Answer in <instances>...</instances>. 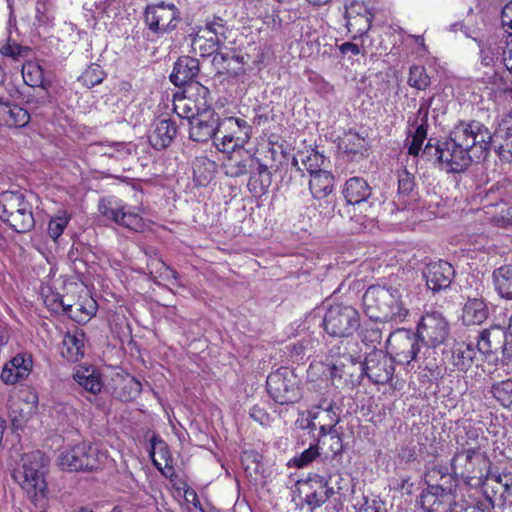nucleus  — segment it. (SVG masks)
<instances>
[{
  "mask_svg": "<svg viewBox=\"0 0 512 512\" xmlns=\"http://www.w3.org/2000/svg\"><path fill=\"white\" fill-rule=\"evenodd\" d=\"M491 147V132L479 121L460 122L449 137L434 148L435 155L450 172H461L473 159L484 158Z\"/></svg>",
  "mask_w": 512,
  "mask_h": 512,
  "instance_id": "1",
  "label": "nucleus"
},
{
  "mask_svg": "<svg viewBox=\"0 0 512 512\" xmlns=\"http://www.w3.org/2000/svg\"><path fill=\"white\" fill-rule=\"evenodd\" d=\"M410 304V294L403 287L373 285L363 295L365 314L377 322H404L409 315Z\"/></svg>",
  "mask_w": 512,
  "mask_h": 512,
  "instance_id": "2",
  "label": "nucleus"
},
{
  "mask_svg": "<svg viewBox=\"0 0 512 512\" xmlns=\"http://www.w3.org/2000/svg\"><path fill=\"white\" fill-rule=\"evenodd\" d=\"M49 458L39 450L25 453L13 469L12 478L35 505H43L48 496Z\"/></svg>",
  "mask_w": 512,
  "mask_h": 512,
  "instance_id": "3",
  "label": "nucleus"
},
{
  "mask_svg": "<svg viewBox=\"0 0 512 512\" xmlns=\"http://www.w3.org/2000/svg\"><path fill=\"white\" fill-rule=\"evenodd\" d=\"M109 461L107 450L91 442L83 441L64 451L58 456V465L70 472H97Z\"/></svg>",
  "mask_w": 512,
  "mask_h": 512,
  "instance_id": "4",
  "label": "nucleus"
},
{
  "mask_svg": "<svg viewBox=\"0 0 512 512\" xmlns=\"http://www.w3.org/2000/svg\"><path fill=\"white\" fill-rule=\"evenodd\" d=\"M192 87L197 89L200 96L197 99L196 113L189 114L190 110L184 115L189 119V136L195 142H207L215 138L218 132H222V121L218 114L209 107L207 98L210 95L208 88L201 84H194ZM183 117V115H180Z\"/></svg>",
  "mask_w": 512,
  "mask_h": 512,
  "instance_id": "5",
  "label": "nucleus"
},
{
  "mask_svg": "<svg viewBox=\"0 0 512 512\" xmlns=\"http://www.w3.org/2000/svg\"><path fill=\"white\" fill-rule=\"evenodd\" d=\"M489 459L480 448H462L451 459V471L471 487H481L489 477Z\"/></svg>",
  "mask_w": 512,
  "mask_h": 512,
  "instance_id": "6",
  "label": "nucleus"
},
{
  "mask_svg": "<svg viewBox=\"0 0 512 512\" xmlns=\"http://www.w3.org/2000/svg\"><path fill=\"white\" fill-rule=\"evenodd\" d=\"M0 219L17 233L29 232L35 226L32 205L19 191L1 193Z\"/></svg>",
  "mask_w": 512,
  "mask_h": 512,
  "instance_id": "7",
  "label": "nucleus"
},
{
  "mask_svg": "<svg viewBox=\"0 0 512 512\" xmlns=\"http://www.w3.org/2000/svg\"><path fill=\"white\" fill-rule=\"evenodd\" d=\"M269 396L280 405L294 404L301 399V391L294 373L280 368L267 377Z\"/></svg>",
  "mask_w": 512,
  "mask_h": 512,
  "instance_id": "8",
  "label": "nucleus"
},
{
  "mask_svg": "<svg viewBox=\"0 0 512 512\" xmlns=\"http://www.w3.org/2000/svg\"><path fill=\"white\" fill-rule=\"evenodd\" d=\"M323 327L331 336L348 337L359 327V313L350 305H332L324 315Z\"/></svg>",
  "mask_w": 512,
  "mask_h": 512,
  "instance_id": "9",
  "label": "nucleus"
},
{
  "mask_svg": "<svg viewBox=\"0 0 512 512\" xmlns=\"http://www.w3.org/2000/svg\"><path fill=\"white\" fill-rule=\"evenodd\" d=\"M181 21L180 11L174 4L164 2L147 5L144 22L156 34H166L175 30Z\"/></svg>",
  "mask_w": 512,
  "mask_h": 512,
  "instance_id": "10",
  "label": "nucleus"
},
{
  "mask_svg": "<svg viewBox=\"0 0 512 512\" xmlns=\"http://www.w3.org/2000/svg\"><path fill=\"white\" fill-rule=\"evenodd\" d=\"M99 213L106 219L135 232H142L145 228L143 218L122 204L116 197L109 196L100 199Z\"/></svg>",
  "mask_w": 512,
  "mask_h": 512,
  "instance_id": "11",
  "label": "nucleus"
},
{
  "mask_svg": "<svg viewBox=\"0 0 512 512\" xmlns=\"http://www.w3.org/2000/svg\"><path fill=\"white\" fill-rule=\"evenodd\" d=\"M423 512H457L456 495L452 486L428 485L419 500Z\"/></svg>",
  "mask_w": 512,
  "mask_h": 512,
  "instance_id": "12",
  "label": "nucleus"
},
{
  "mask_svg": "<svg viewBox=\"0 0 512 512\" xmlns=\"http://www.w3.org/2000/svg\"><path fill=\"white\" fill-rule=\"evenodd\" d=\"M268 153L273 161L272 164L268 165L262 162L259 158L253 155V164L250 172V178L248 187L256 189V183L259 182L261 191L264 192L268 189L272 182V170L277 171L279 165H282L283 160L287 161V153L282 146L274 147L269 146Z\"/></svg>",
  "mask_w": 512,
  "mask_h": 512,
  "instance_id": "13",
  "label": "nucleus"
},
{
  "mask_svg": "<svg viewBox=\"0 0 512 512\" xmlns=\"http://www.w3.org/2000/svg\"><path fill=\"white\" fill-rule=\"evenodd\" d=\"M448 323L438 312L426 313L417 327V337L426 348H436L448 335Z\"/></svg>",
  "mask_w": 512,
  "mask_h": 512,
  "instance_id": "14",
  "label": "nucleus"
},
{
  "mask_svg": "<svg viewBox=\"0 0 512 512\" xmlns=\"http://www.w3.org/2000/svg\"><path fill=\"white\" fill-rule=\"evenodd\" d=\"M507 345L506 331L502 327L493 326L469 339L466 349L472 351L476 347L478 352H509Z\"/></svg>",
  "mask_w": 512,
  "mask_h": 512,
  "instance_id": "15",
  "label": "nucleus"
},
{
  "mask_svg": "<svg viewBox=\"0 0 512 512\" xmlns=\"http://www.w3.org/2000/svg\"><path fill=\"white\" fill-rule=\"evenodd\" d=\"M423 276L428 289L439 292L450 287L455 277V269L449 262L439 260L427 264L423 270Z\"/></svg>",
  "mask_w": 512,
  "mask_h": 512,
  "instance_id": "16",
  "label": "nucleus"
},
{
  "mask_svg": "<svg viewBox=\"0 0 512 512\" xmlns=\"http://www.w3.org/2000/svg\"><path fill=\"white\" fill-rule=\"evenodd\" d=\"M199 73V61L196 58L189 56H182L178 58L174 64L173 71L170 75V80L175 86H184L189 84L190 89L197 91L194 84H200L199 82H193V79Z\"/></svg>",
  "mask_w": 512,
  "mask_h": 512,
  "instance_id": "17",
  "label": "nucleus"
},
{
  "mask_svg": "<svg viewBox=\"0 0 512 512\" xmlns=\"http://www.w3.org/2000/svg\"><path fill=\"white\" fill-rule=\"evenodd\" d=\"M32 354H16L7 362L1 372V380L6 384H15L25 379L32 369Z\"/></svg>",
  "mask_w": 512,
  "mask_h": 512,
  "instance_id": "18",
  "label": "nucleus"
},
{
  "mask_svg": "<svg viewBox=\"0 0 512 512\" xmlns=\"http://www.w3.org/2000/svg\"><path fill=\"white\" fill-rule=\"evenodd\" d=\"M177 134V126L170 119H158L153 124L149 134L150 144L157 150H162L171 145Z\"/></svg>",
  "mask_w": 512,
  "mask_h": 512,
  "instance_id": "19",
  "label": "nucleus"
},
{
  "mask_svg": "<svg viewBox=\"0 0 512 512\" xmlns=\"http://www.w3.org/2000/svg\"><path fill=\"white\" fill-rule=\"evenodd\" d=\"M492 143L503 160L512 161V116L503 119L494 134H491Z\"/></svg>",
  "mask_w": 512,
  "mask_h": 512,
  "instance_id": "20",
  "label": "nucleus"
},
{
  "mask_svg": "<svg viewBox=\"0 0 512 512\" xmlns=\"http://www.w3.org/2000/svg\"><path fill=\"white\" fill-rule=\"evenodd\" d=\"M73 379L84 390L97 394L102 390L103 381L101 374L93 365H78L74 368Z\"/></svg>",
  "mask_w": 512,
  "mask_h": 512,
  "instance_id": "21",
  "label": "nucleus"
},
{
  "mask_svg": "<svg viewBox=\"0 0 512 512\" xmlns=\"http://www.w3.org/2000/svg\"><path fill=\"white\" fill-rule=\"evenodd\" d=\"M371 187L362 177H352L345 183L343 195L348 204H365L371 196Z\"/></svg>",
  "mask_w": 512,
  "mask_h": 512,
  "instance_id": "22",
  "label": "nucleus"
},
{
  "mask_svg": "<svg viewBox=\"0 0 512 512\" xmlns=\"http://www.w3.org/2000/svg\"><path fill=\"white\" fill-rule=\"evenodd\" d=\"M98 304L88 294L80 296L74 304L65 307V314L79 324L87 323L97 312Z\"/></svg>",
  "mask_w": 512,
  "mask_h": 512,
  "instance_id": "23",
  "label": "nucleus"
},
{
  "mask_svg": "<svg viewBox=\"0 0 512 512\" xmlns=\"http://www.w3.org/2000/svg\"><path fill=\"white\" fill-rule=\"evenodd\" d=\"M417 334L410 330L398 329L391 333L386 341V349L394 352H419L420 346L416 342Z\"/></svg>",
  "mask_w": 512,
  "mask_h": 512,
  "instance_id": "24",
  "label": "nucleus"
},
{
  "mask_svg": "<svg viewBox=\"0 0 512 512\" xmlns=\"http://www.w3.org/2000/svg\"><path fill=\"white\" fill-rule=\"evenodd\" d=\"M253 155L246 150H238L233 153L225 163V173L227 176L237 178L243 175H250Z\"/></svg>",
  "mask_w": 512,
  "mask_h": 512,
  "instance_id": "25",
  "label": "nucleus"
},
{
  "mask_svg": "<svg viewBox=\"0 0 512 512\" xmlns=\"http://www.w3.org/2000/svg\"><path fill=\"white\" fill-rule=\"evenodd\" d=\"M309 175V190L314 199H325L333 192L334 176L332 173L326 170H321Z\"/></svg>",
  "mask_w": 512,
  "mask_h": 512,
  "instance_id": "26",
  "label": "nucleus"
},
{
  "mask_svg": "<svg viewBox=\"0 0 512 512\" xmlns=\"http://www.w3.org/2000/svg\"><path fill=\"white\" fill-rule=\"evenodd\" d=\"M299 161H301L307 172L312 174L322 170L321 167L324 165L325 157L314 149L297 153V155L292 158L291 165L296 173L304 176Z\"/></svg>",
  "mask_w": 512,
  "mask_h": 512,
  "instance_id": "27",
  "label": "nucleus"
},
{
  "mask_svg": "<svg viewBox=\"0 0 512 512\" xmlns=\"http://www.w3.org/2000/svg\"><path fill=\"white\" fill-rule=\"evenodd\" d=\"M488 317V307L483 299L468 298L463 307L462 320L466 325H480Z\"/></svg>",
  "mask_w": 512,
  "mask_h": 512,
  "instance_id": "28",
  "label": "nucleus"
},
{
  "mask_svg": "<svg viewBox=\"0 0 512 512\" xmlns=\"http://www.w3.org/2000/svg\"><path fill=\"white\" fill-rule=\"evenodd\" d=\"M213 64L222 72L230 76H239L244 73L243 57L235 53H216Z\"/></svg>",
  "mask_w": 512,
  "mask_h": 512,
  "instance_id": "29",
  "label": "nucleus"
},
{
  "mask_svg": "<svg viewBox=\"0 0 512 512\" xmlns=\"http://www.w3.org/2000/svg\"><path fill=\"white\" fill-rule=\"evenodd\" d=\"M222 129L233 135L236 143H239L242 147L247 144L251 138L250 125L241 118L228 117L222 120Z\"/></svg>",
  "mask_w": 512,
  "mask_h": 512,
  "instance_id": "30",
  "label": "nucleus"
},
{
  "mask_svg": "<svg viewBox=\"0 0 512 512\" xmlns=\"http://www.w3.org/2000/svg\"><path fill=\"white\" fill-rule=\"evenodd\" d=\"M0 121L9 128H22L28 125L30 114L26 109L11 103L8 108L2 110Z\"/></svg>",
  "mask_w": 512,
  "mask_h": 512,
  "instance_id": "31",
  "label": "nucleus"
},
{
  "mask_svg": "<svg viewBox=\"0 0 512 512\" xmlns=\"http://www.w3.org/2000/svg\"><path fill=\"white\" fill-rule=\"evenodd\" d=\"M191 47L195 54L201 57H208L219 53L220 43H216L215 39L205 35L200 29L196 34H191Z\"/></svg>",
  "mask_w": 512,
  "mask_h": 512,
  "instance_id": "32",
  "label": "nucleus"
},
{
  "mask_svg": "<svg viewBox=\"0 0 512 512\" xmlns=\"http://www.w3.org/2000/svg\"><path fill=\"white\" fill-rule=\"evenodd\" d=\"M496 291L503 298L512 300V266L506 265L493 272Z\"/></svg>",
  "mask_w": 512,
  "mask_h": 512,
  "instance_id": "33",
  "label": "nucleus"
},
{
  "mask_svg": "<svg viewBox=\"0 0 512 512\" xmlns=\"http://www.w3.org/2000/svg\"><path fill=\"white\" fill-rule=\"evenodd\" d=\"M339 148L347 155H351L352 159H356L357 156H364L367 151L365 139L354 132L345 134L339 143Z\"/></svg>",
  "mask_w": 512,
  "mask_h": 512,
  "instance_id": "34",
  "label": "nucleus"
},
{
  "mask_svg": "<svg viewBox=\"0 0 512 512\" xmlns=\"http://www.w3.org/2000/svg\"><path fill=\"white\" fill-rule=\"evenodd\" d=\"M319 487L311 492L306 493L305 502L311 508L315 509L324 504L333 494H335L334 486H328V481L324 477L320 478Z\"/></svg>",
  "mask_w": 512,
  "mask_h": 512,
  "instance_id": "35",
  "label": "nucleus"
},
{
  "mask_svg": "<svg viewBox=\"0 0 512 512\" xmlns=\"http://www.w3.org/2000/svg\"><path fill=\"white\" fill-rule=\"evenodd\" d=\"M149 255L150 259L147 262V270L149 271L152 280H156L157 278H164L168 280L170 277L177 279V271L166 265L162 259L158 258L155 251H151V254Z\"/></svg>",
  "mask_w": 512,
  "mask_h": 512,
  "instance_id": "36",
  "label": "nucleus"
},
{
  "mask_svg": "<svg viewBox=\"0 0 512 512\" xmlns=\"http://www.w3.org/2000/svg\"><path fill=\"white\" fill-rule=\"evenodd\" d=\"M216 167L217 164L206 156L196 157L192 163L194 178L204 185L213 178Z\"/></svg>",
  "mask_w": 512,
  "mask_h": 512,
  "instance_id": "37",
  "label": "nucleus"
},
{
  "mask_svg": "<svg viewBox=\"0 0 512 512\" xmlns=\"http://www.w3.org/2000/svg\"><path fill=\"white\" fill-rule=\"evenodd\" d=\"M141 391L142 384L130 375L122 377L120 387L115 388L117 397L124 402L134 400L140 395Z\"/></svg>",
  "mask_w": 512,
  "mask_h": 512,
  "instance_id": "38",
  "label": "nucleus"
},
{
  "mask_svg": "<svg viewBox=\"0 0 512 512\" xmlns=\"http://www.w3.org/2000/svg\"><path fill=\"white\" fill-rule=\"evenodd\" d=\"M199 29L221 45H223L227 39L228 28L226 21L221 17L214 16L212 19H208L205 26Z\"/></svg>",
  "mask_w": 512,
  "mask_h": 512,
  "instance_id": "39",
  "label": "nucleus"
},
{
  "mask_svg": "<svg viewBox=\"0 0 512 512\" xmlns=\"http://www.w3.org/2000/svg\"><path fill=\"white\" fill-rule=\"evenodd\" d=\"M22 77L24 82L33 88H42L44 75L40 65L34 62H27L22 66Z\"/></svg>",
  "mask_w": 512,
  "mask_h": 512,
  "instance_id": "40",
  "label": "nucleus"
},
{
  "mask_svg": "<svg viewBox=\"0 0 512 512\" xmlns=\"http://www.w3.org/2000/svg\"><path fill=\"white\" fill-rule=\"evenodd\" d=\"M407 83L417 90H426L431 84L426 68L422 65H412L409 69Z\"/></svg>",
  "mask_w": 512,
  "mask_h": 512,
  "instance_id": "41",
  "label": "nucleus"
},
{
  "mask_svg": "<svg viewBox=\"0 0 512 512\" xmlns=\"http://www.w3.org/2000/svg\"><path fill=\"white\" fill-rule=\"evenodd\" d=\"M0 53L3 56L10 57L13 60L26 59L31 53L28 46L18 44L15 40L8 36L6 42L0 45Z\"/></svg>",
  "mask_w": 512,
  "mask_h": 512,
  "instance_id": "42",
  "label": "nucleus"
},
{
  "mask_svg": "<svg viewBox=\"0 0 512 512\" xmlns=\"http://www.w3.org/2000/svg\"><path fill=\"white\" fill-rule=\"evenodd\" d=\"M105 78V73L98 64H91L79 77L86 87L92 88L100 84Z\"/></svg>",
  "mask_w": 512,
  "mask_h": 512,
  "instance_id": "43",
  "label": "nucleus"
},
{
  "mask_svg": "<svg viewBox=\"0 0 512 512\" xmlns=\"http://www.w3.org/2000/svg\"><path fill=\"white\" fill-rule=\"evenodd\" d=\"M70 216L66 211H60L56 216L51 218L48 224V233L53 240H57L64 229L67 227Z\"/></svg>",
  "mask_w": 512,
  "mask_h": 512,
  "instance_id": "44",
  "label": "nucleus"
},
{
  "mask_svg": "<svg viewBox=\"0 0 512 512\" xmlns=\"http://www.w3.org/2000/svg\"><path fill=\"white\" fill-rule=\"evenodd\" d=\"M221 133H223L221 138L215 136L213 140V143L218 151L222 153H235L243 148L239 143H236L234 136L231 135L228 131L222 129Z\"/></svg>",
  "mask_w": 512,
  "mask_h": 512,
  "instance_id": "45",
  "label": "nucleus"
},
{
  "mask_svg": "<svg viewBox=\"0 0 512 512\" xmlns=\"http://www.w3.org/2000/svg\"><path fill=\"white\" fill-rule=\"evenodd\" d=\"M492 392L504 407H509L512 404V380L502 381L494 385Z\"/></svg>",
  "mask_w": 512,
  "mask_h": 512,
  "instance_id": "46",
  "label": "nucleus"
},
{
  "mask_svg": "<svg viewBox=\"0 0 512 512\" xmlns=\"http://www.w3.org/2000/svg\"><path fill=\"white\" fill-rule=\"evenodd\" d=\"M495 212L488 211L487 214H492V219L497 224L507 226L512 224V206L506 202H500L494 206Z\"/></svg>",
  "mask_w": 512,
  "mask_h": 512,
  "instance_id": "47",
  "label": "nucleus"
},
{
  "mask_svg": "<svg viewBox=\"0 0 512 512\" xmlns=\"http://www.w3.org/2000/svg\"><path fill=\"white\" fill-rule=\"evenodd\" d=\"M362 342L371 352H383L381 346V333L377 329H367L362 334Z\"/></svg>",
  "mask_w": 512,
  "mask_h": 512,
  "instance_id": "48",
  "label": "nucleus"
},
{
  "mask_svg": "<svg viewBox=\"0 0 512 512\" xmlns=\"http://www.w3.org/2000/svg\"><path fill=\"white\" fill-rule=\"evenodd\" d=\"M319 455V447L317 445H310L300 455L295 456L292 462L296 467L303 468L313 462Z\"/></svg>",
  "mask_w": 512,
  "mask_h": 512,
  "instance_id": "49",
  "label": "nucleus"
},
{
  "mask_svg": "<svg viewBox=\"0 0 512 512\" xmlns=\"http://www.w3.org/2000/svg\"><path fill=\"white\" fill-rule=\"evenodd\" d=\"M68 352L75 350L81 352L85 349V334L82 331H76L73 334L67 333L63 340Z\"/></svg>",
  "mask_w": 512,
  "mask_h": 512,
  "instance_id": "50",
  "label": "nucleus"
},
{
  "mask_svg": "<svg viewBox=\"0 0 512 512\" xmlns=\"http://www.w3.org/2000/svg\"><path fill=\"white\" fill-rule=\"evenodd\" d=\"M50 102V94L45 87H42L36 90L34 94L29 95L26 101L30 109H38L48 105Z\"/></svg>",
  "mask_w": 512,
  "mask_h": 512,
  "instance_id": "51",
  "label": "nucleus"
},
{
  "mask_svg": "<svg viewBox=\"0 0 512 512\" xmlns=\"http://www.w3.org/2000/svg\"><path fill=\"white\" fill-rule=\"evenodd\" d=\"M415 187L414 175L403 170L398 175V192L402 195H409Z\"/></svg>",
  "mask_w": 512,
  "mask_h": 512,
  "instance_id": "52",
  "label": "nucleus"
},
{
  "mask_svg": "<svg viewBox=\"0 0 512 512\" xmlns=\"http://www.w3.org/2000/svg\"><path fill=\"white\" fill-rule=\"evenodd\" d=\"M348 26H358L357 32L360 34L366 33L371 27V15L365 13L361 15L358 13L355 16H351L350 14L347 16Z\"/></svg>",
  "mask_w": 512,
  "mask_h": 512,
  "instance_id": "53",
  "label": "nucleus"
},
{
  "mask_svg": "<svg viewBox=\"0 0 512 512\" xmlns=\"http://www.w3.org/2000/svg\"><path fill=\"white\" fill-rule=\"evenodd\" d=\"M46 306L53 312H60L62 311L65 313V307H67V303H65L63 296L60 294H51L46 296L44 300Z\"/></svg>",
  "mask_w": 512,
  "mask_h": 512,
  "instance_id": "54",
  "label": "nucleus"
},
{
  "mask_svg": "<svg viewBox=\"0 0 512 512\" xmlns=\"http://www.w3.org/2000/svg\"><path fill=\"white\" fill-rule=\"evenodd\" d=\"M339 421V414H332L329 421L320 422L319 435L324 437L327 435L333 436L335 434H339L335 429V426L339 423Z\"/></svg>",
  "mask_w": 512,
  "mask_h": 512,
  "instance_id": "55",
  "label": "nucleus"
},
{
  "mask_svg": "<svg viewBox=\"0 0 512 512\" xmlns=\"http://www.w3.org/2000/svg\"><path fill=\"white\" fill-rule=\"evenodd\" d=\"M150 444H151L150 455L153 459V463L155 466H159V463L154 458L155 451H156V449H158L159 452L161 453V455L164 457L166 454H168L167 445L158 435H153L151 437Z\"/></svg>",
  "mask_w": 512,
  "mask_h": 512,
  "instance_id": "56",
  "label": "nucleus"
},
{
  "mask_svg": "<svg viewBox=\"0 0 512 512\" xmlns=\"http://www.w3.org/2000/svg\"><path fill=\"white\" fill-rule=\"evenodd\" d=\"M326 480L328 481V486H330V484H334L336 486L335 493L339 494L340 496L345 495V492L348 491L349 481L348 479L342 477L341 474L329 476V478Z\"/></svg>",
  "mask_w": 512,
  "mask_h": 512,
  "instance_id": "57",
  "label": "nucleus"
},
{
  "mask_svg": "<svg viewBox=\"0 0 512 512\" xmlns=\"http://www.w3.org/2000/svg\"><path fill=\"white\" fill-rule=\"evenodd\" d=\"M250 417L261 424L262 426H268L270 424V416L266 410L259 405H254L250 409Z\"/></svg>",
  "mask_w": 512,
  "mask_h": 512,
  "instance_id": "58",
  "label": "nucleus"
},
{
  "mask_svg": "<svg viewBox=\"0 0 512 512\" xmlns=\"http://www.w3.org/2000/svg\"><path fill=\"white\" fill-rule=\"evenodd\" d=\"M434 100V97H430V98H423L421 99V102H420V107L417 111V120L416 121H420V123L422 124H426L428 123V115H429V109L431 107V104Z\"/></svg>",
  "mask_w": 512,
  "mask_h": 512,
  "instance_id": "59",
  "label": "nucleus"
},
{
  "mask_svg": "<svg viewBox=\"0 0 512 512\" xmlns=\"http://www.w3.org/2000/svg\"><path fill=\"white\" fill-rule=\"evenodd\" d=\"M448 355L450 356V360L453 363V365L458 367V369H460V370L467 369L470 366L471 362L473 361L471 354H448Z\"/></svg>",
  "mask_w": 512,
  "mask_h": 512,
  "instance_id": "60",
  "label": "nucleus"
},
{
  "mask_svg": "<svg viewBox=\"0 0 512 512\" xmlns=\"http://www.w3.org/2000/svg\"><path fill=\"white\" fill-rule=\"evenodd\" d=\"M501 22L506 32L512 34V3L506 4L501 11Z\"/></svg>",
  "mask_w": 512,
  "mask_h": 512,
  "instance_id": "61",
  "label": "nucleus"
},
{
  "mask_svg": "<svg viewBox=\"0 0 512 512\" xmlns=\"http://www.w3.org/2000/svg\"><path fill=\"white\" fill-rule=\"evenodd\" d=\"M113 0H100L98 2H94L93 8H88V10L92 11L95 15V18H102L103 15L107 13L108 8L112 5Z\"/></svg>",
  "mask_w": 512,
  "mask_h": 512,
  "instance_id": "62",
  "label": "nucleus"
},
{
  "mask_svg": "<svg viewBox=\"0 0 512 512\" xmlns=\"http://www.w3.org/2000/svg\"><path fill=\"white\" fill-rule=\"evenodd\" d=\"M362 500L363 503L359 504V512H371V510H373V508H376L381 502L377 499H369L368 497H363Z\"/></svg>",
  "mask_w": 512,
  "mask_h": 512,
  "instance_id": "63",
  "label": "nucleus"
},
{
  "mask_svg": "<svg viewBox=\"0 0 512 512\" xmlns=\"http://www.w3.org/2000/svg\"><path fill=\"white\" fill-rule=\"evenodd\" d=\"M332 444L331 450L335 455L341 454L343 451V443L340 434H335L330 437Z\"/></svg>",
  "mask_w": 512,
  "mask_h": 512,
  "instance_id": "64",
  "label": "nucleus"
}]
</instances>
